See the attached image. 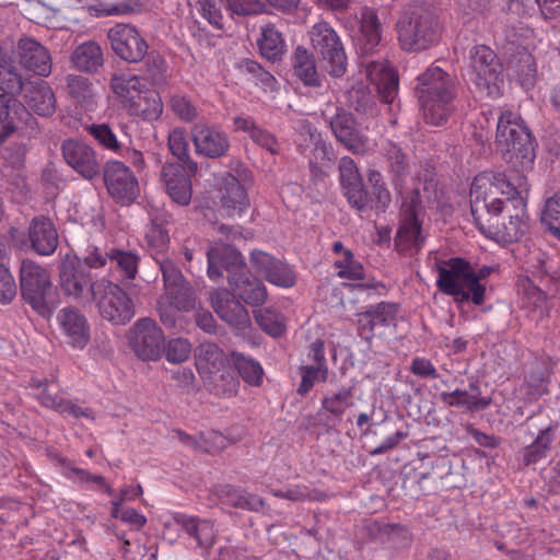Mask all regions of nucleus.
Wrapping results in <instances>:
<instances>
[{
    "instance_id": "1",
    "label": "nucleus",
    "mask_w": 560,
    "mask_h": 560,
    "mask_svg": "<svg viewBox=\"0 0 560 560\" xmlns=\"http://www.w3.org/2000/svg\"><path fill=\"white\" fill-rule=\"evenodd\" d=\"M495 141L505 152L506 172L485 171L470 185V213L476 228L499 244L520 241L528 231L527 173L536 158L535 139L517 113L502 109Z\"/></svg>"
},
{
    "instance_id": "2",
    "label": "nucleus",
    "mask_w": 560,
    "mask_h": 560,
    "mask_svg": "<svg viewBox=\"0 0 560 560\" xmlns=\"http://www.w3.org/2000/svg\"><path fill=\"white\" fill-rule=\"evenodd\" d=\"M0 89L10 94H22L24 103L13 105V115L32 133L37 132L38 122L31 112L42 117H50L57 108L52 88L43 80L24 79L15 66L14 51L11 47H0Z\"/></svg>"
},
{
    "instance_id": "3",
    "label": "nucleus",
    "mask_w": 560,
    "mask_h": 560,
    "mask_svg": "<svg viewBox=\"0 0 560 560\" xmlns=\"http://www.w3.org/2000/svg\"><path fill=\"white\" fill-rule=\"evenodd\" d=\"M416 95L419 100L427 124H444L456 97L455 82L452 77L438 66H430L417 77Z\"/></svg>"
},
{
    "instance_id": "4",
    "label": "nucleus",
    "mask_w": 560,
    "mask_h": 560,
    "mask_svg": "<svg viewBox=\"0 0 560 560\" xmlns=\"http://www.w3.org/2000/svg\"><path fill=\"white\" fill-rule=\"evenodd\" d=\"M436 287L455 302H471L480 306L486 299V284L480 278L487 273H477L470 262L460 257H452L436 262Z\"/></svg>"
},
{
    "instance_id": "5",
    "label": "nucleus",
    "mask_w": 560,
    "mask_h": 560,
    "mask_svg": "<svg viewBox=\"0 0 560 560\" xmlns=\"http://www.w3.org/2000/svg\"><path fill=\"white\" fill-rule=\"evenodd\" d=\"M399 46L405 51L419 52L436 45L442 36L438 16L422 4H409L396 22Z\"/></svg>"
},
{
    "instance_id": "6",
    "label": "nucleus",
    "mask_w": 560,
    "mask_h": 560,
    "mask_svg": "<svg viewBox=\"0 0 560 560\" xmlns=\"http://www.w3.org/2000/svg\"><path fill=\"white\" fill-rule=\"evenodd\" d=\"M468 78L481 95L497 98L503 93V67L497 54L486 45L470 49Z\"/></svg>"
},
{
    "instance_id": "7",
    "label": "nucleus",
    "mask_w": 560,
    "mask_h": 560,
    "mask_svg": "<svg viewBox=\"0 0 560 560\" xmlns=\"http://www.w3.org/2000/svg\"><path fill=\"white\" fill-rule=\"evenodd\" d=\"M20 284L23 299L38 315L48 317L52 314V283L46 268L33 260H23L20 268Z\"/></svg>"
},
{
    "instance_id": "8",
    "label": "nucleus",
    "mask_w": 560,
    "mask_h": 560,
    "mask_svg": "<svg viewBox=\"0 0 560 560\" xmlns=\"http://www.w3.org/2000/svg\"><path fill=\"white\" fill-rule=\"evenodd\" d=\"M102 318L115 324L125 325L135 316V306L128 293L117 283L107 278L96 279L92 287V302Z\"/></svg>"
},
{
    "instance_id": "9",
    "label": "nucleus",
    "mask_w": 560,
    "mask_h": 560,
    "mask_svg": "<svg viewBox=\"0 0 560 560\" xmlns=\"http://www.w3.org/2000/svg\"><path fill=\"white\" fill-rule=\"evenodd\" d=\"M420 208L421 198L418 190H412L402 199L401 219L394 240L396 250L402 255H415L423 246L422 224L418 219Z\"/></svg>"
},
{
    "instance_id": "10",
    "label": "nucleus",
    "mask_w": 560,
    "mask_h": 560,
    "mask_svg": "<svg viewBox=\"0 0 560 560\" xmlns=\"http://www.w3.org/2000/svg\"><path fill=\"white\" fill-rule=\"evenodd\" d=\"M314 49L326 62V70L332 77H341L347 69V56L337 32L326 22L312 26L310 32Z\"/></svg>"
},
{
    "instance_id": "11",
    "label": "nucleus",
    "mask_w": 560,
    "mask_h": 560,
    "mask_svg": "<svg viewBox=\"0 0 560 560\" xmlns=\"http://www.w3.org/2000/svg\"><path fill=\"white\" fill-rule=\"evenodd\" d=\"M166 530L177 532L178 537L186 536L200 549L203 557H209L217 538L213 523L208 518L190 515L183 512H174L165 523Z\"/></svg>"
},
{
    "instance_id": "12",
    "label": "nucleus",
    "mask_w": 560,
    "mask_h": 560,
    "mask_svg": "<svg viewBox=\"0 0 560 560\" xmlns=\"http://www.w3.org/2000/svg\"><path fill=\"white\" fill-rule=\"evenodd\" d=\"M110 48L129 63H139L148 55L149 44L140 31L129 23H116L107 31Z\"/></svg>"
},
{
    "instance_id": "13",
    "label": "nucleus",
    "mask_w": 560,
    "mask_h": 560,
    "mask_svg": "<svg viewBox=\"0 0 560 560\" xmlns=\"http://www.w3.org/2000/svg\"><path fill=\"white\" fill-rule=\"evenodd\" d=\"M129 342L138 358L155 361L163 353L164 334L153 319L140 318L130 330Z\"/></svg>"
},
{
    "instance_id": "14",
    "label": "nucleus",
    "mask_w": 560,
    "mask_h": 560,
    "mask_svg": "<svg viewBox=\"0 0 560 560\" xmlns=\"http://www.w3.org/2000/svg\"><path fill=\"white\" fill-rule=\"evenodd\" d=\"M11 47L14 51V58H19V65L28 72L47 78L51 73L52 58L48 48L32 37H21L16 47L12 44L3 43L0 45ZM18 67V61L15 60Z\"/></svg>"
},
{
    "instance_id": "15",
    "label": "nucleus",
    "mask_w": 560,
    "mask_h": 560,
    "mask_svg": "<svg viewBox=\"0 0 560 560\" xmlns=\"http://www.w3.org/2000/svg\"><path fill=\"white\" fill-rule=\"evenodd\" d=\"M104 180L109 195L121 205H129L140 192L139 184L122 162L108 161L104 170Z\"/></svg>"
},
{
    "instance_id": "16",
    "label": "nucleus",
    "mask_w": 560,
    "mask_h": 560,
    "mask_svg": "<svg viewBox=\"0 0 560 560\" xmlns=\"http://www.w3.org/2000/svg\"><path fill=\"white\" fill-rule=\"evenodd\" d=\"M211 304L219 317L237 334L246 335L252 323L248 311L226 289H217L211 293Z\"/></svg>"
},
{
    "instance_id": "17",
    "label": "nucleus",
    "mask_w": 560,
    "mask_h": 560,
    "mask_svg": "<svg viewBox=\"0 0 560 560\" xmlns=\"http://www.w3.org/2000/svg\"><path fill=\"white\" fill-rule=\"evenodd\" d=\"M59 278L65 295L82 303L92 302V287L96 280L90 270L72 261L63 262L60 267Z\"/></svg>"
},
{
    "instance_id": "18",
    "label": "nucleus",
    "mask_w": 560,
    "mask_h": 560,
    "mask_svg": "<svg viewBox=\"0 0 560 560\" xmlns=\"http://www.w3.org/2000/svg\"><path fill=\"white\" fill-rule=\"evenodd\" d=\"M191 139L196 154L208 159L226 155L231 147L229 135L224 130L202 122L191 128Z\"/></svg>"
},
{
    "instance_id": "19",
    "label": "nucleus",
    "mask_w": 560,
    "mask_h": 560,
    "mask_svg": "<svg viewBox=\"0 0 560 560\" xmlns=\"http://www.w3.org/2000/svg\"><path fill=\"white\" fill-rule=\"evenodd\" d=\"M195 307V292L187 281L165 290L158 301L160 318L166 327L175 326L177 312H188Z\"/></svg>"
},
{
    "instance_id": "20",
    "label": "nucleus",
    "mask_w": 560,
    "mask_h": 560,
    "mask_svg": "<svg viewBox=\"0 0 560 560\" xmlns=\"http://www.w3.org/2000/svg\"><path fill=\"white\" fill-rule=\"evenodd\" d=\"M62 156L66 163L83 178L92 180L101 173V166L96 153L85 142L67 139L61 145Z\"/></svg>"
},
{
    "instance_id": "21",
    "label": "nucleus",
    "mask_w": 560,
    "mask_h": 560,
    "mask_svg": "<svg viewBox=\"0 0 560 560\" xmlns=\"http://www.w3.org/2000/svg\"><path fill=\"white\" fill-rule=\"evenodd\" d=\"M207 275L211 280L223 277V270L229 276H237L246 268L242 254L233 246L219 243L207 250Z\"/></svg>"
},
{
    "instance_id": "22",
    "label": "nucleus",
    "mask_w": 560,
    "mask_h": 560,
    "mask_svg": "<svg viewBox=\"0 0 560 560\" xmlns=\"http://www.w3.org/2000/svg\"><path fill=\"white\" fill-rule=\"evenodd\" d=\"M250 264L257 273L261 275L273 285L292 288L296 282L294 270L284 261L275 258L266 252H252Z\"/></svg>"
},
{
    "instance_id": "23",
    "label": "nucleus",
    "mask_w": 560,
    "mask_h": 560,
    "mask_svg": "<svg viewBox=\"0 0 560 560\" xmlns=\"http://www.w3.org/2000/svg\"><path fill=\"white\" fill-rule=\"evenodd\" d=\"M218 198L221 209L230 218L242 217L250 205L247 188L231 173L221 178Z\"/></svg>"
},
{
    "instance_id": "24",
    "label": "nucleus",
    "mask_w": 560,
    "mask_h": 560,
    "mask_svg": "<svg viewBox=\"0 0 560 560\" xmlns=\"http://www.w3.org/2000/svg\"><path fill=\"white\" fill-rule=\"evenodd\" d=\"M56 319L71 347H86L90 341V325L81 311L73 306L63 307L58 312Z\"/></svg>"
},
{
    "instance_id": "25",
    "label": "nucleus",
    "mask_w": 560,
    "mask_h": 560,
    "mask_svg": "<svg viewBox=\"0 0 560 560\" xmlns=\"http://www.w3.org/2000/svg\"><path fill=\"white\" fill-rule=\"evenodd\" d=\"M161 176L164 182L167 195L179 206H187L191 200L192 176L184 165L166 163L163 165Z\"/></svg>"
},
{
    "instance_id": "26",
    "label": "nucleus",
    "mask_w": 560,
    "mask_h": 560,
    "mask_svg": "<svg viewBox=\"0 0 560 560\" xmlns=\"http://www.w3.org/2000/svg\"><path fill=\"white\" fill-rule=\"evenodd\" d=\"M398 307L394 303L381 302L368 311L359 314L358 334L359 336L371 341L375 336V331L380 327H389L395 324Z\"/></svg>"
},
{
    "instance_id": "27",
    "label": "nucleus",
    "mask_w": 560,
    "mask_h": 560,
    "mask_svg": "<svg viewBox=\"0 0 560 560\" xmlns=\"http://www.w3.org/2000/svg\"><path fill=\"white\" fill-rule=\"evenodd\" d=\"M28 387L33 390L34 397L46 408L74 418L89 416L88 411L83 410L82 407L73 404L57 393H52L51 384H49L47 380L32 377Z\"/></svg>"
},
{
    "instance_id": "28",
    "label": "nucleus",
    "mask_w": 560,
    "mask_h": 560,
    "mask_svg": "<svg viewBox=\"0 0 560 560\" xmlns=\"http://www.w3.org/2000/svg\"><path fill=\"white\" fill-rule=\"evenodd\" d=\"M330 128L335 137L349 151L354 154H364L366 152L369 139L360 133L355 120L350 114L338 112L330 120Z\"/></svg>"
},
{
    "instance_id": "29",
    "label": "nucleus",
    "mask_w": 560,
    "mask_h": 560,
    "mask_svg": "<svg viewBox=\"0 0 560 560\" xmlns=\"http://www.w3.org/2000/svg\"><path fill=\"white\" fill-rule=\"evenodd\" d=\"M28 240L32 249L42 256L52 255L59 244L58 231L54 222L45 215L32 219L28 226Z\"/></svg>"
},
{
    "instance_id": "30",
    "label": "nucleus",
    "mask_w": 560,
    "mask_h": 560,
    "mask_svg": "<svg viewBox=\"0 0 560 560\" xmlns=\"http://www.w3.org/2000/svg\"><path fill=\"white\" fill-rule=\"evenodd\" d=\"M228 282L234 295H237L250 306L262 305L268 296L265 284L250 273L247 267L237 273L229 276Z\"/></svg>"
},
{
    "instance_id": "31",
    "label": "nucleus",
    "mask_w": 560,
    "mask_h": 560,
    "mask_svg": "<svg viewBox=\"0 0 560 560\" xmlns=\"http://www.w3.org/2000/svg\"><path fill=\"white\" fill-rule=\"evenodd\" d=\"M109 89L121 107L128 112L141 94L145 93L147 85L141 77L120 72L112 74Z\"/></svg>"
},
{
    "instance_id": "32",
    "label": "nucleus",
    "mask_w": 560,
    "mask_h": 560,
    "mask_svg": "<svg viewBox=\"0 0 560 560\" xmlns=\"http://www.w3.org/2000/svg\"><path fill=\"white\" fill-rule=\"evenodd\" d=\"M441 401L448 406L463 409L467 412H477L487 409L491 405V397H483L476 382L469 383V389L456 388L453 392H442Z\"/></svg>"
},
{
    "instance_id": "33",
    "label": "nucleus",
    "mask_w": 560,
    "mask_h": 560,
    "mask_svg": "<svg viewBox=\"0 0 560 560\" xmlns=\"http://www.w3.org/2000/svg\"><path fill=\"white\" fill-rule=\"evenodd\" d=\"M366 77L377 88L382 100L392 104L398 93V75L387 61H373L366 66Z\"/></svg>"
},
{
    "instance_id": "34",
    "label": "nucleus",
    "mask_w": 560,
    "mask_h": 560,
    "mask_svg": "<svg viewBox=\"0 0 560 560\" xmlns=\"http://www.w3.org/2000/svg\"><path fill=\"white\" fill-rule=\"evenodd\" d=\"M235 131L246 133L250 140L261 147L272 155L280 153L281 145L276 136L267 129L259 126L255 119L248 115H240L233 118Z\"/></svg>"
},
{
    "instance_id": "35",
    "label": "nucleus",
    "mask_w": 560,
    "mask_h": 560,
    "mask_svg": "<svg viewBox=\"0 0 560 560\" xmlns=\"http://www.w3.org/2000/svg\"><path fill=\"white\" fill-rule=\"evenodd\" d=\"M230 365L224 351L212 342L201 343L196 353V368L201 378H213L214 374Z\"/></svg>"
},
{
    "instance_id": "36",
    "label": "nucleus",
    "mask_w": 560,
    "mask_h": 560,
    "mask_svg": "<svg viewBox=\"0 0 560 560\" xmlns=\"http://www.w3.org/2000/svg\"><path fill=\"white\" fill-rule=\"evenodd\" d=\"M360 45L364 52H372L381 44L383 25L375 9L364 7L360 11Z\"/></svg>"
},
{
    "instance_id": "37",
    "label": "nucleus",
    "mask_w": 560,
    "mask_h": 560,
    "mask_svg": "<svg viewBox=\"0 0 560 560\" xmlns=\"http://www.w3.org/2000/svg\"><path fill=\"white\" fill-rule=\"evenodd\" d=\"M528 271L540 284L548 290L550 296L560 295V270H551L548 265V257L542 252L530 253L528 260Z\"/></svg>"
},
{
    "instance_id": "38",
    "label": "nucleus",
    "mask_w": 560,
    "mask_h": 560,
    "mask_svg": "<svg viewBox=\"0 0 560 560\" xmlns=\"http://www.w3.org/2000/svg\"><path fill=\"white\" fill-rule=\"evenodd\" d=\"M331 250L338 256L332 264L338 278L351 281L364 279V267L355 259L351 249L346 248L340 241H336L332 244Z\"/></svg>"
},
{
    "instance_id": "39",
    "label": "nucleus",
    "mask_w": 560,
    "mask_h": 560,
    "mask_svg": "<svg viewBox=\"0 0 560 560\" xmlns=\"http://www.w3.org/2000/svg\"><path fill=\"white\" fill-rule=\"evenodd\" d=\"M140 257L136 252L109 249V268L120 282L133 281L138 273Z\"/></svg>"
},
{
    "instance_id": "40",
    "label": "nucleus",
    "mask_w": 560,
    "mask_h": 560,
    "mask_svg": "<svg viewBox=\"0 0 560 560\" xmlns=\"http://www.w3.org/2000/svg\"><path fill=\"white\" fill-rule=\"evenodd\" d=\"M72 66L82 72H96L104 63L101 46L94 40L79 45L71 55Z\"/></svg>"
},
{
    "instance_id": "41",
    "label": "nucleus",
    "mask_w": 560,
    "mask_h": 560,
    "mask_svg": "<svg viewBox=\"0 0 560 560\" xmlns=\"http://www.w3.org/2000/svg\"><path fill=\"white\" fill-rule=\"evenodd\" d=\"M293 71L305 86L319 88L322 85V75L317 71L314 55L302 46H298L294 51Z\"/></svg>"
},
{
    "instance_id": "42",
    "label": "nucleus",
    "mask_w": 560,
    "mask_h": 560,
    "mask_svg": "<svg viewBox=\"0 0 560 560\" xmlns=\"http://www.w3.org/2000/svg\"><path fill=\"white\" fill-rule=\"evenodd\" d=\"M163 102L160 94L148 88L139 100L131 106L127 114L143 121L153 122L160 119L163 114Z\"/></svg>"
},
{
    "instance_id": "43",
    "label": "nucleus",
    "mask_w": 560,
    "mask_h": 560,
    "mask_svg": "<svg viewBox=\"0 0 560 560\" xmlns=\"http://www.w3.org/2000/svg\"><path fill=\"white\" fill-rule=\"evenodd\" d=\"M536 280L533 276H521L517 280L518 293L522 295L524 306L547 311L548 299L551 296L540 281L538 284L535 283Z\"/></svg>"
},
{
    "instance_id": "44",
    "label": "nucleus",
    "mask_w": 560,
    "mask_h": 560,
    "mask_svg": "<svg viewBox=\"0 0 560 560\" xmlns=\"http://www.w3.org/2000/svg\"><path fill=\"white\" fill-rule=\"evenodd\" d=\"M303 129L308 136V140L305 139V143L300 142L299 148L303 154H306V150L311 148L310 164L330 162L332 160L331 148L322 139L317 129L310 124L303 125Z\"/></svg>"
},
{
    "instance_id": "45",
    "label": "nucleus",
    "mask_w": 560,
    "mask_h": 560,
    "mask_svg": "<svg viewBox=\"0 0 560 560\" xmlns=\"http://www.w3.org/2000/svg\"><path fill=\"white\" fill-rule=\"evenodd\" d=\"M261 36L257 40L261 56L268 60L281 59L285 51V42L272 24L261 26Z\"/></svg>"
},
{
    "instance_id": "46",
    "label": "nucleus",
    "mask_w": 560,
    "mask_h": 560,
    "mask_svg": "<svg viewBox=\"0 0 560 560\" xmlns=\"http://www.w3.org/2000/svg\"><path fill=\"white\" fill-rule=\"evenodd\" d=\"M143 10V3L140 0H122L117 3L97 2L86 7V11L94 18L122 16L133 13H140Z\"/></svg>"
},
{
    "instance_id": "47",
    "label": "nucleus",
    "mask_w": 560,
    "mask_h": 560,
    "mask_svg": "<svg viewBox=\"0 0 560 560\" xmlns=\"http://www.w3.org/2000/svg\"><path fill=\"white\" fill-rule=\"evenodd\" d=\"M352 406V389L340 388L338 392L327 393L320 401V409L330 418L340 420L347 409Z\"/></svg>"
},
{
    "instance_id": "48",
    "label": "nucleus",
    "mask_w": 560,
    "mask_h": 560,
    "mask_svg": "<svg viewBox=\"0 0 560 560\" xmlns=\"http://www.w3.org/2000/svg\"><path fill=\"white\" fill-rule=\"evenodd\" d=\"M254 317L261 330L273 338L281 337L285 332V318L272 306L254 311Z\"/></svg>"
},
{
    "instance_id": "49",
    "label": "nucleus",
    "mask_w": 560,
    "mask_h": 560,
    "mask_svg": "<svg viewBox=\"0 0 560 560\" xmlns=\"http://www.w3.org/2000/svg\"><path fill=\"white\" fill-rule=\"evenodd\" d=\"M203 382L211 393L220 397L236 395L240 386V381L230 365L214 374L213 378L205 380Z\"/></svg>"
},
{
    "instance_id": "50",
    "label": "nucleus",
    "mask_w": 560,
    "mask_h": 560,
    "mask_svg": "<svg viewBox=\"0 0 560 560\" xmlns=\"http://www.w3.org/2000/svg\"><path fill=\"white\" fill-rule=\"evenodd\" d=\"M548 370L539 362H535L526 373L524 387L529 400H536L547 393Z\"/></svg>"
},
{
    "instance_id": "51",
    "label": "nucleus",
    "mask_w": 560,
    "mask_h": 560,
    "mask_svg": "<svg viewBox=\"0 0 560 560\" xmlns=\"http://www.w3.org/2000/svg\"><path fill=\"white\" fill-rule=\"evenodd\" d=\"M168 147L172 154L184 163V166L191 175H195L198 171V164L189 156V145L186 132L183 129L176 128L170 132Z\"/></svg>"
},
{
    "instance_id": "52",
    "label": "nucleus",
    "mask_w": 560,
    "mask_h": 560,
    "mask_svg": "<svg viewBox=\"0 0 560 560\" xmlns=\"http://www.w3.org/2000/svg\"><path fill=\"white\" fill-rule=\"evenodd\" d=\"M144 243L151 256L154 259L160 258L168 249V231L163 225L151 222L145 229Z\"/></svg>"
},
{
    "instance_id": "53",
    "label": "nucleus",
    "mask_w": 560,
    "mask_h": 560,
    "mask_svg": "<svg viewBox=\"0 0 560 560\" xmlns=\"http://www.w3.org/2000/svg\"><path fill=\"white\" fill-rule=\"evenodd\" d=\"M233 363L241 377L250 386H260L262 384L264 370L261 364L241 353H232Z\"/></svg>"
},
{
    "instance_id": "54",
    "label": "nucleus",
    "mask_w": 560,
    "mask_h": 560,
    "mask_svg": "<svg viewBox=\"0 0 560 560\" xmlns=\"http://www.w3.org/2000/svg\"><path fill=\"white\" fill-rule=\"evenodd\" d=\"M85 130L90 136H92V138L102 149L115 154L121 153L122 144L117 139L116 133L113 131L109 125L105 122L92 124L88 126Z\"/></svg>"
},
{
    "instance_id": "55",
    "label": "nucleus",
    "mask_w": 560,
    "mask_h": 560,
    "mask_svg": "<svg viewBox=\"0 0 560 560\" xmlns=\"http://www.w3.org/2000/svg\"><path fill=\"white\" fill-rule=\"evenodd\" d=\"M382 151L395 176H401L407 173L408 161L400 147L390 140H386L382 145Z\"/></svg>"
},
{
    "instance_id": "56",
    "label": "nucleus",
    "mask_w": 560,
    "mask_h": 560,
    "mask_svg": "<svg viewBox=\"0 0 560 560\" xmlns=\"http://www.w3.org/2000/svg\"><path fill=\"white\" fill-rule=\"evenodd\" d=\"M328 366H300L301 383L296 389V393L300 396H306L312 390L316 382H326L328 378Z\"/></svg>"
},
{
    "instance_id": "57",
    "label": "nucleus",
    "mask_w": 560,
    "mask_h": 560,
    "mask_svg": "<svg viewBox=\"0 0 560 560\" xmlns=\"http://www.w3.org/2000/svg\"><path fill=\"white\" fill-rule=\"evenodd\" d=\"M541 223L560 241V195L556 194L546 200Z\"/></svg>"
},
{
    "instance_id": "58",
    "label": "nucleus",
    "mask_w": 560,
    "mask_h": 560,
    "mask_svg": "<svg viewBox=\"0 0 560 560\" xmlns=\"http://www.w3.org/2000/svg\"><path fill=\"white\" fill-rule=\"evenodd\" d=\"M170 107L172 112L182 121L191 122L198 116L197 107L191 100L183 93H174L170 98Z\"/></svg>"
},
{
    "instance_id": "59",
    "label": "nucleus",
    "mask_w": 560,
    "mask_h": 560,
    "mask_svg": "<svg viewBox=\"0 0 560 560\" xmlns=\"http://www.w3.org/2000/svg\"><path fill=\"white\" fill-rule=\"evenodd\" d=\"M369 182L372 184L373 196L370 209H375L377 212H384L390 202V194L381 179L378 172H371Z\"/></svg>"
},
{
    "instance_id": "60",
    "label": "nucleus",
    "mask_w": 560,
    "mask_h": 560,
    "mask_svg": "<svg viewBox=\"0 0 560 560\" xmlns=\"http://www.w3.org/2000/svg\"><path fill=\"white\" fill-rule=\"evenodd\" d=\"M69 94L80 103L89 102L92 98V84L85 77L69 74L66 78Z\"/></svg>"
},
{
    "instance_id": "61",
    "label": "nucleus",
    "mask_w": 560,
    "mask_h": 560,
    "mask_svg": "<svg viewBox=\"0 0 560 560\" xmlns=\"http://www.w3.org/2000/svg\"><path fill=\"white\" fill-rule=\"evenodd\" d=\"M165 358L171 363L185 362L191 352V345L185 338L171 339L165 346L163 345Z\"/></svg>"
},
{
    "instance_id": "62",
    "label": "nucleus",
    "mask_w": 560,
    "mask_h": 560,
    "mask_svg": "<svg viewBox=\"0 0 560 560\" xmlns=\"http://www.w3.org/2000/svg\"><path fill=\"white\" fill-rule=\"evenodd\" d=\"M61 464V472L68 479L73 480L74 482L80 483H90L93 482L95 485H104V477L100 475L91 474L89 470L74 467L70 462L66 459L60 460Z\"/></svg>"
},
{
    "instance_id": "63",
    "label": "nucleus",
    "mask_w": 560,
    "mask_h": 560,
    "mask_svg": "<svg viewBox=\"0 0 560 560\" xmlns=\"http://www.w3.org/2000/svg\"><path fill=\"white\" fill-rule=\"evenodd\" d=\"M155 261L160 266V270L162 272L164 280L165 290L171 289V287L173 288L186 282L180 269L172 259L162 256L160 258H155Z\"/></svg>"
},
{
    "instance_id": "64",
    "label": "nucleus",
    "mask_w": 560,
    "mask_h": 560,
    "mask_svg": "<svg viewBox=\"0 0 560 560\" xmlns=\"http://www.w3.org/2000/svg\"><path fill=\"white\" fill-rule=\"evenodd\" d=\"M342 189L345 190V196L347 197V200L352 208L359 212H363L370 209L372 198L364 189L362 183L351 185Z\"/></svg>"
}]
</instances>
